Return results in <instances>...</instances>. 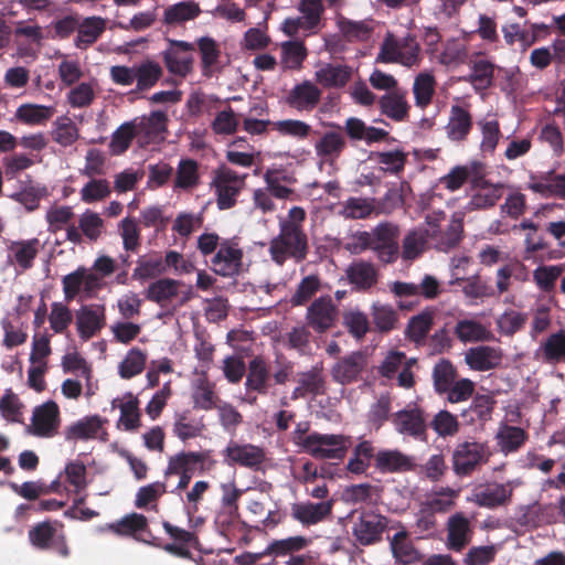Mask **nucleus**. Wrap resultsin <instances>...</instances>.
I'll return each mask as SVG.
<instances>
[{"label": "nucleus", "mask_w": 565, "mask_h": 565, "mask_svg": "<svg viewBox=\"0 0 565 565\" xmlns=\"http://www.w3.org/2000/svg\"><path fill=\"white\" fill-rule=\"evenodd\" d=\"M308 252L307 235L303 230L285 225L279 234L269 242L268 253L271 260L281 266L288 258L302 262Z\"/></svg>", "instance_id": "f257e3e1"}, {"label": "nucleus", "mask_w": 565, "mask_h": 565, "mask_svg": "<svg viewBox=\"0 0 565 565\" xmlns=\"http://www.w3.org/2000/svg\"><path fill=\"white\" fill-rule=\"evenodd\" d=\"M377 61L398 63L408 68L418 66L422 61L420 46L411 34L397 38L392 33H387L381 45Z\"/></svg>", "instance_id": "f03ea898"}, {"label": "nucleus", "mask_w": 565, "mask_h": 565, "mask_svg": "<svg viewBox=\"0 0 565 565\" xmlns=\"http://www.w3.org/2000/svg\"><path fill=\"white\" fill-rule=\"evenodd\" d=\"M490 456L491 450L487 443L460 441L452 451V470L459 477L469 476L479 466L488 462Z\"/></svg>", "instance_id": "7ed1b4c3"}, {"label": "nucleus", "mask_w": 565, "mask_h": 565, "mask_svg": "<svg viewBox=\"0 0 565 565\" xmlns=\"http://www.w3.org/2000/svg\"><path fill=\"white\" fill-rule=\"evenodd\" d=\"M300 443L302 450L316 459H341L350 446L348 437L335 434L311 433Z\"/></svg>", "instance_id": "20e7f679"}, {"label": "nucleus", "mask_w": 565, "mask_h": 565, "mask_svg": "<svg viewBox=\"0 0 565 565\" xmlns=\"http://www.w3.org/2000/svg\"><path fill=\"white\" fill-rule=\"evenodd\" d=\"M194 52L193 43L167 39V46L160 55L171 75L184 78L193 70Z\"/></svg>", "instance_id": "39448f33"}, {"label": "nucleus", "mask_w": 565, "mask_h": 565, "mask_svg": "<svg viewBox=\"0 0 565 565\" xmlns=\"http://www.w3.org/2000/svg\"><path fill=\"white\" fill-rule=\"evenodd\" d=\"M297 10L299 17L287 18L281 23V31L290 38L299 32L316 31L321 23L324 7L322 0H299Z\"/></svg>", "instance_id": "423d86ee"}, {"label": "nucleus", "mask_w": 565, "mask_h": 565, "mask_svg": "<svg viewBox=\"0 0 565 565\" xmlns=\"http://www.w3.org/2000/svg\"><path fill=\"white\" fill-rule=\"evenodd\" d=\"M445 220L444 212H434L426 216V224L429 231V239L434 247L441 252H447L455 247L462 233V224L460 218H452L446 227L441 222Z\"/></svg>", "instance_id": "0eeeda50"}, {"label": "nucleus", "mask_w": 565, "mask_h": 565, "mask_svg": "<svg viewBox=\"0 0 565 565\" xmlns=\"http://www.w3.org/2000/svg\"><path fill=\"white\" fill-rule=\"evenodd\" d=\"M63 292L66 300H73L77 296L84 299L96 297L105 286L98 277L87 267L79 266L76 270L62 278Z\"/></svg>", "instance_id": "6e6552de"}, {"label": "nucleus", "mask_w": 565, "mask_h": 565, "mask_svg": "<svg viewBox=\"0 0 565 565\" xmlns=\"http://www.w3.org/2000/svg\"><path fill=\"white\" fill-rule=\"evenodd\" d=\"M245 174L228 169H220L212 184L215 188L216 203L220 210H227L236 204L241 191L245 186Z\"/></svg>", "instance_id": "1a4fd4ad"}, {"label": "nucleus", "mask_w": 565, "mask_h": 565, "mask_svg": "<svg viewBox=\"0 0 565 565\" xmlns=\"http://www.w3.org/2000/svg\"><path fill=\"white\" fill-rule=\"evenodd\" d=\"M61 426L60 407L54 401H46L33 409L28 431L36 437L51 438Z\"/></svg>", "instance_id": "9d476101"}, {"label": "nucleus", "mask_w": 565, "mask_h": 565, "mask_svg": "<svg viewBox=\"0 0 565 565\" xmlns=\"http://www.w3.org/2000/svg\"><path fill=\"white\" fill-rule=\"evenodd\" d=\"M522 484L521 479H512L507 482H489L473 493L472 501L487 509L507 507L512 501L513 491Z\"/></svg>", "instance_id": "9b49d317"}, {"label": "nucleus", "mask_w": 565, "mask_h": 565, "mask_svg": "<svg viewBox=\"0 0 565 565\" xmlns=\"http://www.w3.org/2000/svg\"><path fill=\"white\" fill-rule=\"evenodd\" d=\"M338 307L332 298L321 296L313 300L306 312L307 324L318 333H323L331 329L338 319Z\"/></svg>", "instance_id": "f8f14e48"}, {"label": "nucleus", "mask_w": 565, "mask_h": 565, "mask_svg": "<svg viewBox=\"0 0 565 565\" xmlns=\"http://www.w3.org/2000/svg\"><path fill=\"white\" fill-rule=\"evenodd\" d=\"M211 263L215 274L223 277L235 276L241 271L243 265V250L235 242L225 241L220 244Z\"/></svg>", "instance_id": "ddd939ff"}, {"label": "nucleus", "mask_w": 565, "mask_h": 565, "mask_svg": "<svg viewBox=\"0 0 565 565\" xmlns=\"http://www.w3.org/2000/svg\"><path fill=\"white\" fill-rule=\"evenodd\" d=\"M223 455L227 465H238L249 469H258L266 458L262 447L233 440L223 450Z\"/></svg>", "instance_id": "4468645a"}, {"label": "nucleus", "mask_w": 565, "mask_h": 565, "mask_svg": "<svg viewBox=\"0 0 565 565\" xmlns=\"http://www.w3.org/2000/svg\"><path fill=\"white\" fill-rule=\"evenodd\" d=\"M372 249L384 263H392L397 258V227L391 223H381L372 232Z\"/></svg>", "instance_id": "2eb2a0df"}, {"label": "nucleus", "mask_w": 565, "mask_h": 565, "mask_svg": "<svg viewBox=\"0 0 565 565\" xmlns=\"http://www.w3.org/2000/svg\"><path fill=\"white\" fill-rule=\"evenodd\" d=\"M503 350L500 347L481 344L469 348L465 352V363L470 370L488 372L498 369L503 361Z\"/></svg>", "instance_id": "dca6fc26"}, {"label": "nucleus", "mask_w": 565, "mask_h": 565, "mask_svg": "<svg viewBox=\"0 0 565 565\" xmlns=\"http://www.w3.org/2000/svg\"><path fill=\"white\" fill-rule=\"evenodd\" d=\"M394 429L403 435L420 439L425 436L427 425L420 408L413 406L396 412L392 416Z\"/></svg>", "instance_id": "f3484780"}, {"label": "nucleus", "mask_w": 565, "mask_h": 565, "mask_svg": "<svg viewBox=\"0 0 565 565\" xmlns=\"http://www.w3.org/2000/svg\"><path fill=\"white\" fill-rule=\"evenodd\" d=\"M386 519L376 513H363L354 522L352 533L361 545H371L381 540Z\"/></svg>", "instance_id": "a211bd4d"}, {"label": "nucleus", "mask_w": 565, "mask_h": 565, "mask_svg": "<svg viewBox=\"0 0 565 565\" xmlns=\"http://www.w3.org/2000/svg\"><path fill=\"white\" fill-rule=\"evenodd\" d=\"M353 77V67L341 63L319 62L316 65L315 79L324 88H342Z\"/></svg>", "instance_id": "6ab92c4d"}, {"label": "nucleus", "mask_w": 565, "mask_h": 565, "mask_svg": "<svg viewBox=\"0 0 565 565\" xmlns=\"http://www.w3.org/2000/svg\"><path fill=\"white\" fill-rule=\"evenodd\" d=\"M333 500L297 502L291 505V516L305 526L323 522L332 512Z\"/></svg>", "instance_id": "aec40b11"}, {"label": "nucleus", "mask_w": 565, "mask_h": 565, "mask_svg": "<svg viewBox=\"0 0 565 565\" xmlns=\"http://www.w3.org/2000/svg\"><path fill=\"white\" fill-rule=\"evenodd\" d=\"M106 324V309L104 305H86L76 313V326L79 335L89 339L99 332Z\"/></svg>", "instance_id": "412c9836"}, {"label": "nucleus", "mask_w": 565, "mask_h": 565, "mask_svg": "<svg viewBox=\"0 0 565 565\" xmlns=\"http://www.w3.org/2000/svg\"><path fill=\"white\" fill-rule=\"evenodd\" d=\"M106 419L99 415L85 416L64 429V438L66 441L88 440L100 437L105 434L104 425Z\"/></svg>", "instance_id": "4be33fe9"}, {"label": "nucleus", "mask_w": 565, "mask_h": 565, "mask_svg": "<svg viewBox=\"0 0 565 565\" xmlns=\"http://www.w3.org/2000/svg\"><path fill=\"white\" fill-rule=\"evenodd\" d=\"M365 365V355L361 352H353L333 364L331 376L342 385L351 384L359 380Z\"/></svg>", "instance_id": "5701e85b"}, {"label": "nucleus", "mask_w": 565, "mask_h": 565, "mask_svg": "<svg viewBox=\"0 0 565 565\" xmlns=\"http://www.w3.org/2000/svg\"><path fill=\"white\" fill-rule=\"evenodd\" d=\"M40 248L38 238L11 242L8 247V260L20 270H28L33 266Z\"/></svg>", "instance_id": "b1692460"}, {"label": "nucleus", "mask_w": 565, "mask_h": 565, "mask_svg": "<svg viewBox=\"0 0 565 565\" xmlns=\"http://www.w3.org/2000/svg\"><path fill=\"white\" fill-rule=\"evenodd\" d=\"M454 333L462 343L490 342L494 340V333L489 326L470 318L458 320L455 324Z\"/></svg>", "instance_id": "393cba45"}, {"label": "nucleus", "mask_w": 565, "mask_h": 565, "mask_svg": "<svg viewBox=\"0 0 565 565\" xmlns=\"http://www.w3.org/2000/svg\"><path fill=\"white\" fill-rule=\"evenodd\" d=\"M321 90L310 81H303L294 86L288 96L287 104L297 110H312L320 102Z\"/></svg>", "instance_id": "a878e982"}, {"label": "nucleus", "mask_w": 565, "mask_h": 565, "mask_svg": "<svg viewBox=\"0 0 565 565\" xmlns=\"http://www.w3.org/2000/svg\"><path fill=\"white\" fill-rule=\"evenodd\" d=\"M469 520L462 513H456L447 522V546L454 551H461L471 540Z\"/></svg>", "instance_id": "bb28decb"}, {"label": "nucleus", "mask_w": 565, "mask_h": 565, "mask_svg": "<svg viewBox=\"0 0 565 565\" xmlns=\"http://www.w3.org/2000/svg\"><path fill=\"white\" fill-rule=\"evenodd\" d=\"M375 467L381 472H405L413 469L414 459L398 449H383L375 455Z\"/></svg>", "instance_id": "cd10ccee"}, {"label": "nucleus", "mask_w": 565, "mask_h": 565, "mask_svg": "<svg viewBox=\"0 0 565 565\" xmlns=\"http://www.w3.org/2000/svg\"><path fill=\"white\" fill-rule=\"evenodd\" d=\"M494 439L499 450L507 456L516 452L525 444L527 433L521 427L500 423Z\"/></svg>", "instance_id": "c85d7f7f"}, {"label": "nucleus", "mask_w": 565, "mask_h": 565, "mask_svg": "<svg viewBox=\"0 0 565 565\" xmlns=\"http://www.w3.org/2000/svg\"><path fill=\"white\" fill-rule=\"evenodd\" d=\"M209 458L207 452L181 451L171 456L164 470V478L173 476V472H194L195 467L200 465V470H205V461Z\"/></svg>", "instance_id": "c756f323"}, {"label": "nucleus", "mask_w": 565, "mask_h": 565, "mask_svg": "<svg viewBox=\"0 0 565 565\" xmlns=\"http://www.w3.org/2000/svg\"><path fill=\"white\" fill-rule=\"evenodd\" d=\"M535 354L539 360L548 364L565 362V331L551 333L541 342Z\"/></svg>", "instance_id": "7c9ffc66"}, {"label": "nucleus", "mask_w": 565, "mask_h": 565, "mask_svg": "<svg viewBox=\"0 0 565 565\" xmlns=\"http://www.w3.org/2000/svg\"><path fill=\"white\" fill-rule=\"evenodd\" d=\"M111 407L120 411L119 425L125 430H135L140 426L139 401L132 393L114 398Z\"/></svg>", "instance_id": "2f4dec72"}, {"label": "nucleus", "mask_w": 565, "mask_h": 565, "mask_svg": "<svg viewBox=\"0 0 565 565\" xmlns=\"http://www.w3.org/2000/svg\"><path fill=\"white\" fill-rule=\"evenodd\" d=\"M407 92L395 89L383 95L380 99L381 111L395 121H404L408 117L409 104Z\"/></svg>", "instance_id": "473e14b6"}, {"label": "nucleus", "mask_w": 565, "mask_h": 565, "mask_svg": "<svg viewBox=\"0 0 565 565\" xmlns=\"http://www.w3.org/2000/svg\"><path fill=\"white\" fill-rule=\"evenodd\" d=\"M53 106L25 103L14 111V119L26 126H44L54 115Z\"/></svg>", "instance_id": "72a5a7b5"}, {"label": "nucleus", "mask_w": 565, "mask_h": 565, "mask_svg": "<svg viewBox=\"0 0 565 565\" xmlns=\"http://www.w3.org/2000/svg\"><path fill=\"white\" fill-rule=\"evenodd\" d=\"M471 127L472 118L469 111L458 105L451 106L446 126L447 137L452 141H462L469 135Z\"/></svg>", "instance_id": "f704fd0d"}, {"label": "nucleus", "mask_w": 565, "mask_h": 565, "mask_svg": "<svg viewBox=\"0 0 565 565\" xmlns=\"http://www.w3.org/2000/svg\"><path fill=\"white\" fill-rule=\"evenodd\" d=\"M390 547L395 561L402 565L413 564L420 558V553L405 530L398 531L390 539Z\"/></svg>", "instance_id": "c9c22d12"}, {"label": "nucleus", "mask_w": 565, "mask_h": 565, "mask_svg": "<svg viewBox=\"0 0 565 565\" xmlns=\"http://www.w3.org/2000/svg\"><path fill=\"white\" fill-rule=\"evenodd\" d=\"M136 88L138 92L149 90L163 76L162 66L151 58H146L135 64Z\"/></svg>", "instance_id": "e433bc0d"}, {"label": "nucleus", "mask_w": 565, "mask_h": 565, "mask_svg": "<svg viewBox=\"0 0 565 565\" xmlns=\"http://www.w3.org/2000/svg\"><path fill=\"white\" fill-rule=\"evenodd\" d=\"M106 30V20L100 17H88L78 22L77 36L74 44L77 49H86L95 43Z\"/></svg>", "instance_id": "4c0bfd02"}, {"label": "nucleus", "mask_w": 565, "mask_h": 565, "mask_svg": "<svg viewBox=\"0 0 565 565\" xmlns=\"http://www.w3.org/2000/svg\"><path fill=\"white\" fill-rule=\"evenodd\" d=\"M458 497V489L439 487L427 493L422 504L426 507V510H430L434 513H445L455 507Z\"/></svg>", "instance_id": "58836bf2"}, {"label": "nucleus", "mask_w": 565, "mask_h": 565, "mask_svg": "<svg viewBox=\"0 0 565 565\" xmlns=\"http://www.w3.org/2000/svg\"><path fill=\"white\" fill-rule=\"evenodd\" d=\"M344 129L351 139L362 140L366 143L381 141L387 136V131L384 129L367 126L363 120L355 117L345 120Z\"/></svg>", "instance_id": "ea45409f"}, {"label": "nucleus", "mask_w": 565, "mask_h": 565, "mask_svg": "<svg viewBox=\"0 0 565 565\" xmlns=\"http://www.w3.org/2000/svg\"><path fill=\"white\" fill-rule=\"evenodd\" d=\"M348 280L359 290L370 289L376 282V270L370 263L359 260L345 270Z\"/></svg>", "instance_id": "a19ab883"}, {"label": "nucleus", "mask_w": 565, "mask_h": 565, "mask_svg": "<svg viewBox=\"0 0 565 565\" xmlns=\"http://www.w3.org/2000/svg\"><path fill=\"white\" fill-rule=\"evenodd\" d=\"M182 281L171 278L158 279L149 285L146 291V297L150 301L164 306L178 297Z\"/></svg>", "instance_id": "79ce46f5"}, {"label": "nucleus", "mask_w": 565, "mask_h": 565, "mask_svg": "<svg viewBox=\"0 0 565 565\" xmlns=\"http://www.w3.org/2000/svg\"><path fill=\"white\" fill-rule=\"evenodd\" d=\"M477 126L481 132L480 150L483 154H492L502 137L499 121L493 117L478 120Z\"/></svg>", "instance_id": "37998d69"}, {"label": "nucleus", "mask_w": 565, "mask_h": 565, "mask_svg": "<svg viewBox=\"0 0 565 565\" xmlns=\"http://www.w3.org/2000/svg\"><path fill=\"white\" fill-rule=\"evenodd\" d=\"M75 216L74 210L71 205L58 203L51 204L45 211V222L47 224V232L55 234L70 225Z\"/></svg>", "instance_id": "c03bdc74"}, {"label": "nucleus", "mask_w": 565, "mask_h": 565, "mask_svg": "<svg viewBox=\"0 0 565 565\" xmlns=\"http://www.w3.org/2000/svg\"><path fill=\"white\" fill-rule=\"evenodd\" d=\"M198 46L201 53L202 73L211 77L218 70L221 51L215 40L210 36L200 38Z\"/></svg>", "instance_id": "a18cd8bd"}, {"label": "nucleus", "mask_w": 565, "mask_h": 565, "mask_svg": "<svg viewBox=\"0 0 565 565\" xmlns=\"http://www.w3.org/2000/svg\"><path fill=\"white\" fill-rule=\"evenodd\" d=\"M201 13L199 3L182 1L168 7L163 13V22L167 24H181L194 20Z\"/></svg>", "instance_id": "49530a36"}, {"label": "nucleus", "mask_w": 565, "mask_h": 565, "mask_svg": "<svg viewBox=\"0 0 565 565\" xmlns=\"http://www.w3.org/2000/svg\"><path fill=\"white\" fill-rule=\"evenodd\" d=\"M280 50V65L284 70H299L307 57V49L301 41L282 42Z\"/></svg>", "instance_id": "de8ad7c7"}, {"label": "nucleus", "mask_w": 565, "mask_h": 565, "mask_svg": "<svg viewBox=\"0 0 565 565\" xmlns=\"http://www.w3.org/2000/svg\"><path fill=\"white\" fill-rule=\"evenodd\" d=\"M203 430L204 424L201 418L192 417L188 412L177 414L173 433L182 441L200 436Z\"/></svg>", "instance_id": "09e8293b"}, {"label": "nucleus", "mask_w": 565, "mask_h": 565, "mask_svg": "<svg viewBox=\"0 0 565 565\" xmlns=\"http://www.w3.org/2000/svg\"><path fill=\"white\" fill-rule=\"evenodd\" d=\"M436 81L431 73L422 72L419 73L413 84V94L415 98V105L419 108L427 107L433 99L435 94Z\"/></svg>", "instance_id": "8fccbe9b"}, {"label": "nucleus", "mask_w": 565, "mask_h": 565, "mask_svg": "<svg viewBox=\"0 0 565 565\" xmlns=\"http://www.w3.org/2000/svg\"><path fill=\"white\" fill-rule=\"evenodd\" d=\"M494 66L487 60L480 58L472 63L471 72L466 77L476 90L489 88L493 81Z\"/></svg>", "instance_id": "3c124183"}, {"label": "nucleus", "mask_w": 565, "mask_h": 565, "mask_svg": "<svg viewBox=\"0 0 565 565\" xmlns=\"http://www.w3.org/2000/svg\"><path fill=\"white\" fill-rule=\"evenodd\" d=\"M166 273V265L160 256H142L137 260L132 278L146 281Z\"/></svg>", "instance_id": "603ef678"}, {"label": "nucleus", "mask_w": 565, "mask_h": 565, "mask_svg": "<svg viewBox=\"0 0 565 565\" xmlns=\"http://www.w3.org/2000/svg\"><path fill=\"white\" fill-rule=\"evenodd\" d=\"M429 238L427 228H416L407 233L403 239L402 257L406 260L417 258L425 249Z\"/></svg>", "instance_id": "864d4df0"}, {"label": "nucleus", "mask_w": 565, "mask_h": 565, "mask_svg": "<svg viewBox=\"0 0 565 565\" xmlns=\"http://www.w3.org/2000/svg\"><path fill=\"white\" fill-rule=\"evenodd\" d=\"M345 147V138L339 131H327L316 143L315 150L318 157L333 159L340 156Z\"/></svg>", "instance_id": "5fc2aeb1"}, {"label": "nucleus", "mask_w": 565, "mask_h": 565, "mask_svg": "<svg viewBox=\"0 0 565 565\" xmlns=\"http://www.w3.org/2000/svg\"><path fill=\"white\" fill-rule=\"evenodd\" d=\"M79 137L75 122L68 116H60L53 124L52 138L62 147L72 146Z\"/></svg>", "instance_id": "6e6d98bb"}, {"label": "nucleus", "mask_w": 565, "mask_h": 565, "mask_svg": "<svg viewBox=\"0 0 565 565\" xmlns=\"http://www.w3.org/2000/svg\"><path fill=\"white\" fill-rule=\"evenodd\" d=\"M138 135L140 132L134 120L124 122L111 136L109 143L110 152L115 156L124 153L129 148L132 139Z\"/></svg>", "instance_id": "4d7b16f0"}, {"label": "nucleus", "mask_w": 565, "mask_h": 565, "mask_svg": "<svg viewBox=\"0 0 565 565\" xmlns=\"http://www.w3.org/2000/svg\"><path fill=\"white\" fill-rule=\"evenodd\" d=\"M268 370L266 363L260 358H255L249 362L248 374L246 377V388L256 391L260 394L267 392Z\"/></svg>", "instance_id": "13d9d810"}, {"label": "nucleus", "mask_w": 565, "mask_h": 565, "mask_svg": "<svg viewBox=\"0 0 565 565\" xmlns=\"http://www.w3.org/2000/svg\"><path fill=\"white\" fill-rule=\"evenodd\" d=\"M494 401L489 395H477L470 406L461 415L468 417L471 423H484L491 418Z\"/></svg>", "instance_id": "bf43d9fd"}, {"label": "nucleus", "mask_w": 565, "mask_h": 565, "mask_svg": "<svg viewBox=\"0 0 565 565\" xmlns=\"http://www.w3.org/2000/svg\"><path fill=\"white\" fill-rule=\"evenodd\" d=\"M375 212L373 199L349 198L342 203L340 214L345 218H366Z\"/></svg>", "instance_id": "052dcab7"}, {"label": "nucleus", "mask_w": 565, "mask_h": 565, "mask_svg": "<svg viewBox=\"0 0 565 565\" xmlns=\"http://www.w3.org/2000/svg\"><path fill=\"white\" fill-rule=\"evenodd\" d=\"M147 354L140 349H130L118 365V373L122 379H131L140 374L146 365Z\"/></svg>", "instance_id": "680f3d73"}, {"label": "nucleus", "mask_w": 565, "mask_h": 565, "mask_svg": "<svg viewBox=\"0 0 565 565\" xmlns=\"http://www.w3.org/2000/svg\"><path fill=\"white\" fill-rule=\"evenodd\" d=\"M111 193L110 183L106 179L89 178L79 191L81 200L86 204L103 201Z\"/></svg>", "instance_id": "e2e57ef3"}, {"label": "nucleus", "mask_w": 565, "mask_h": 565, "mask_svg": "<svg viewBox=\"0 0 565 565\" xmlns=\"http://www.w3.org/2000/svg\"><path fill=\"white\" fill-rule=\"evenodd\" d=\"M140 135L148 138L157 137L166 130L167 115L163 111H152L149 116H142L134 119Z\"/></svg>", "instance_id": "0e129e2a"}, {"label": "nucleus", "mask_w": 565, "mask_h": 565, "mask_svg": "<svg viewBox=\"0 0 565 565\" xmlns=\"http://www.w3.org/2000/svg\"><path fill=\"white\" fill-rule=\"evenodd\" d=\"M563 271L562 265H542L534 269L533 280L541 291L550 292Z\"/></svg>", "instance_id": "69168bd1"}, {"label": "nucleus", "mask_w": 565, "mask_h": 565, "mask_svg": "<svg viewBox=\"0 0 565 565\" xmlns=\"http://www.w3.org/2000/svg\"><path fill=\"white\" fill-rule=\"evenodd\" d=\"M194 407L209 411L216 406L214 386L205 379L196 381L192 393Z\"/></svg>", "instance_id": "338daca9"}, {"label": "nucleus", "mask_w": 565, "mask_h": 565, "mask_svg": "<svg viewBox=\"0 0 565 565\" xmlns=\"http://www.w3.org/2000/svg\"><path fill=\"white\" fill-rule=\"evenodd\" d=\"M343 326L356 340H361L370 330L367 316L359 309H349L343 313Z\"/></svg>", "instance_id": "774afa93"}]
</instances>
